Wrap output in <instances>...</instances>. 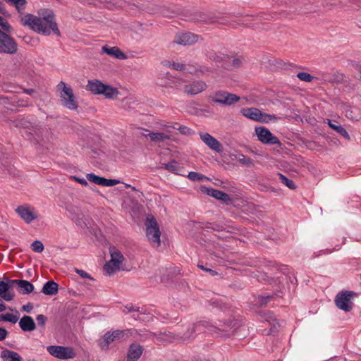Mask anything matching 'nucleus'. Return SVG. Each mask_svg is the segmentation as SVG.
<instances>
[{
	"mask_svg": "<svg viewBox=\"0 0 361 361\" xmlns=\"http://www.w3.org/2000/svg\"><path fill=\"white\" fill-rule=\"evenodd\" d=\"M31 248L34 252H42L44 250V245L43 243L39 240H35L31 244Z\"/></svg>",
	"mask_w": 361,
	"mask_h": 361,
	"instance_id": "3c124183",
	"label": "nucleus"
},
{
	"mask_svg": "<svg viewBox=\"0 0 361 361\" xmlns=\"http://www.w3.org/2000/svg\"><path fill=\"white\" fill-rule=\"evenodd\" d=\"M119 183L118 180L116 179H107L104 178V183L103 186H114Z\"/></svg>",
	"mask_w": 361,
	"mask_h": 361,
	"instance_id": "bf43d9fd",
	"label": "nucleus"
},
{
	"mask_svg": "<svg viewBox=\"0 0 361 361\" xmlns=\"http://www.w3.org/2000/svg\"><path fill=\"white\" fill-rule=\"evenodd\" d=\"M111 260L116 264L120 266V264L122 262L123 259V256L121 252L118 250L111 251Z\"/></svg>",
	"mask_w": 361,
	"mask_h": 361,
	"instance_id": "58836bf2",
	"label": "nucleus"
},
{
	"mask_svg": "<svg viewBox=\"0 0 361 361\" xmlns=\"http://www.w3.org/2000/svg\"><path fill=\"white\" fill-rule=\"evenodd\" d=\"M202 191L205 192L209 196H211L218 200L222 201L226 205H228L231 202V198L228 194L221 190L214 188H208L207 187H202Z\"/></svg>",
	"mask_w": 361,
	"mask_h": 361,
	"instance_id": "f8f14e48",
	"label": "nucleus"
},
{
	"mask_svg": "<svg viewBox=\"0 0 361 361\" xmlns=\"http://www.w3.org/2000/svg\"><path fill=\"white\" fill-rule=\"evenodd\" d=\"M143 352L142 347L138 343H132L128 348L127 361H137Z\"/></svg>",
	"mask_w": 361,
	"mask_h": 361,
	"instance_id": "f3484780",
	"label": "nucleus"
},
{
	"mask_svg": "<svg viewBox=\"0 0 361 361\" xmlns=\"http://www.w3.org/2000/svg\"><path fill=\"white\" fill-rule=\"evenodd\" d=\"M103 268L107 274L111 275L116 271V269H119V266L111 261H109L106 262Z\"/></svg>",
	"mask_w": 361,
	"mask_h": 361,
	"instance_id": "37998d69",
	"label": "nucleus"
},
{
	"mask_svg": "<svg viewBox=\"0 0 361 361\" xmlns=\"http://www.w3.org/2000/svg\"><path fill=\"white\" fill-rule=\"evenodd\" d=\"M18 320V317L16 315H13L10 313L6 314L5 321L7 322H11L12 324H16Z\"/></svg>",
	"mask_w": 361,
	"mask_h": 361,
	"instance_id": "864d4df0",
	"label": "nucleus"
},
{
	"mask_svg": "<svg viewBox=\"0 0 361 361\" xmlns=\"http://www.w3.org/2000/svg\"><path fill=\"white\" fill-rule=\"evenodd\" d=\"M125 314H128L129 312H138L139 307L135 309L132 305H127L124 307V310L123 311Z\"/></svg>",
	"mask_w": 361,
	"mask_h": 361,
	"instance_id": "052dcab7",
	"label": "nucleus"
},
{
	"mask_svg": "<svg viewBox=\"0 0 361 361\" xmlns=\"http://www.w3.org/2000/svg\"><path fill=\"white\" fill-rule=\"evenodd\" d=\"M73 178L78 181V183H80V184H82V185H88V183L87 181L85 179V178H77L75 176L73 177Z\"/></svg>",
	"mask_w": 361,
	"mask_h": 361,
	"instance_id": "774afa93",
	"label": "nucleus"
},
{
	"mask_svg": "<svg viewBox=\"0 0 361 361\" xmlns=\"http://www.w3.org/2000/svg\"><path fill=\"white\" fill-rule=\"evenodd\" d=\"M0 26L1 27V28L6 31V32H11L13 28L11 26V25L8 23L7 20H4L1 24L0 25Z\"/></svg>",
	"mask_w": 361,
	"mask_h": 361,
	"instance_id": "e2e57ef3",
	"label": "nucleus"
},
{
	"mask_svg": "<svg viewBox=\"0 0 361 361\" xmlns=\"http://www.w3.org/2000/svg\"><path fill=\"white\" fill-rule=\"evenodd\" d=\"M238 161L240 164H242L243 165H244L247 167H252L255 165L254 161L251 158H250L243 154H238Z\"/></svg>",
	"mask_w": 361,
	"mask_h": 361,
	"instance_id": "4c0bfd02",
	"label": "nucleus"
},
{
	"mask_svg": "<svg viewBox=\"0 0 361 361\" xmlns=\"http://www.w3.org/2000/svg\"><path fill=\"white\" fill-rule=\"evenodd\" d=\"M296 76L300 80L307 82L312 81L314 79H317V78L306 72H299L296 74Z\"/></svg>",
	"mask_w": 361,
	"mask_h": 361,
	"instance_id": "49530a36",
	"label": "nucleus"
},
{
	"mask_svg": "<svg viewBox=\"0 0 361 361\" xmlns=\"http://www.w3.org/2000/svg\"><path fill=\"white\" fill-rule=\"evenodd\" d=\"M187 176L192 181L209 180V178H207V176L195 171L189 172Z\"/></svg>",
	"mask_w": 361,
	"mask_h": 361,
	"instance_id": "79ce46f5",
	"label": "nucleus"
},
{
	"mask_svg": "<svg viewBox=\"0 0 361 361\" xmlns=\"http://www.w3.org/2000/svg\"><path fill=\"white\" fill-rule=\"evenodd\" d=\"M212 17L210 15L200 11L195 12L191 16V20L193 23H208L212 22Z\"/></svg>",
	"mask_w": 361,
	"mask_h": 361,
	"instance_id": "cd10ccee",
	"label": "nucleus"
},
{
	"mask_svg": "<svg viewBox=\"0 0 361 361\" xmlns=\"http://www.w3.org/2000/svg\"><path fill=\"white\" fill-rule=\"evenodd\" d=\"M338 122L334 121H332L331 120H328V125L329 126L334 130L337 133H338L341 136H342L343 138L346 140H350V135L346 131V130L341 125L337 124Z\"/></svg>",
	"mask_w": 361,
	"mask_h": 361,
	"instance_id": "bb28decb",
	"label": "nucleus"
},
{
	"mask_svg": "<svg viewBox=\"0 0 361 361\" xmlns=\"http://www.w3.org/2000/svg\"><path fill=\"white\" fill-rule=\"evenodd\" d=\"M36 320L39 326L44 327L47 321V317L44 314H38L36 317Z\"/></svg>",
	"mask_w": 361,
	"mask_h": 361,
	"instance_id": "5fc2aeb1",
	"label": "nucleus"
},
{
	"mask_svg": "<svg viewBox=\"0 0 361 361\" xmlns=\"http://www.w3.org/2000/svg\"><path fill=\"white\" fill-rule=\"evenodd\" d=\"M211 69L204 66L198 65L197 69L195 71H188V73L195 75L197 76H201L205 73L210 72Z\"/></svg>",
	"mask_w": 361,
	"mask_h": 361,
	"instance_id": "a18cd8bd",
	"label": "nucleus"
},
{
	"mask_svg": "<svg viewBox=\"0 0 361 361\" xmlns=\"http://www.w3.org/2000/svg\"><path fill=\"white\" fill-rule=\"evenodd\" d=\"M214 103L231 106L240 101V97L226 91H217L211 97Z\"/></svg>",
	"mask_w": 361,
	"mask_h": 361,
	"instance_id": "1a4fd4ad",
	"label": "nucleus"
},
{
	"mask_svg": "<svg viewBox=\"0 0 361 361\" xmlns=\"http://www.w3.org/2000/svg\"><path fill=\"white\" fill-rule=\"evenodd\" d=\"M130 331L129 329H126L107 331L104 335L103 338L99 340V345L102 350H108L109 345L111 343L128 337Z\"/></svg>",
	"mask_w": 361,
	"mask_h": 361,
	"instance_id": "0eeeda50",
	"label": "nucleus"
},
{
	"mask_svg": "<svg viewBox=\"0 0 361 361\" xmlns=\"http://www.w3.org/2000/svg\"><path fill=\"white\" fill-rule=\"evenodd\" d=\"M33 309V305L31 302H27L22 307V310L27 313H30Z\"/></svg>",
	"mask_w": 361,
	"mask_h": 361,
	"instance_id": "69168bd1",
	"label": "nucleus"
},
{
	"mask_svg": "<svg viewBox=\"0 0 361 361\" xmlns=\"http://www.w3.org/2000/svg\"><path fill=\"white\" fill-rule=\"evenodd\" d=\"M157 339L162 343L180 341L178 330L177 331V333H173L170 331L161 333Z\"/></svg>",
	"mask_w": 361,
	"mask_h": 361,
	"instance_id": "b1692460",
	"label": "nucleus"
},
{
	"mask_svg": "<svg viewBox=\"0 0 361 361\" xmlns=\"http://www.w3.org/2000/svg\"><path fill=\"white\" fill-rule=\"evenodd\" d=\"M16 212L27 224L37 218V215L33 212V209L29 206L20 205L17 207Z\"/></svg>",
	"mask_w": 361,
	"mask_h": 361,
	"instance_id": "4468645a",
	"label": "nucleus"
},
{
	"mask_svg": "<svg viewBox=\"0 0 361 361\" xmlns=\"http://www.w3.org/2000/svg\"><path fill=\"white\" fill-rule=\"evenodd\" d=\"M205 231H222L224 230V228L218 224L216 222L210 223L207 222L204 226Z\"/></svg>",
	"mask_w": 361,
	"mask_h": 361,
	"instance_id": "c03bdc74",
	"label": "nucleus"
},
{
	"mask_svg": "<svg viewBox=\"0 0 361 361\" xmlns=\"http://www.w3.org/2000/svg\"><path fill=\"white\" fill-rule=\"evenodd\" d=\"M57 88L61 91V104L70 110H76L78 105L71 87L61 81Z\"/></svg>",
	"mask_w": 361,
	"mask_h": 361,
	"instance_id": "7ed1b4c3",
	"label": "nucleus"
},
{
	"mask_svg": "<svg viewBox=\"0 0 361 361\" xmlns=\"http://www.w3.org/2000/svg\"><path fill=\"white\" fill-rule=\"evenodd\" d=\"M209 326V322L206 321H199L190 325H181L178 326L179 337L181 342H190L195 338L196 331H202ZM210 327L215 328L213 326ZM217 329H220L217 328Z\"/></svg>",
	"mask_w": 361,
	"mask_h": 361,
	"instance_id": "f03ea898",
	"label": "nucleus"
},
{
	"mask_svg": "<svg viewBox=\"0 0 361 361\" xmlns=\"http://www.w3.org/2000/svg\"><path fill=\"white\" fill-rule=\"evenodd\" d=\"M6 2L14 6L18 12L23 10L27 4L26 0H6Z\"/></svg>",
	"mask_w": 361,
	"mask_h": 361,
	"instance_id": "ea45409f",
	"label": "nucleus"
},
{
	"mask_svg": "<svg viewBox=\"0 0 361 361\" xmlns=\"http://www.w3.org/2000/svg\"><path fill=\"white\" fill-rule=\"evenodd\" d=\"M19 326L23 331H32L36 329V324L31 316L24 315L19 321Z\"/></svg>",
	"mask_w": 361,
	"mask_h": 361,
	"instance_id": "6ab92c4d",
	"label": "nucleus"
},
{
	"mask_svg": "<svg viewBox=\"0 0 361 361\" xmlns=\"http://www.w3.org/2000/svg\"><path fill=\"white\" fill-rule=\"evenodd\" d=\"M176 125L178 126V128H177V130L182 135H192L195 133V132L191 128H190L185 126L180 125L179 123H176Z\"/></svg>",
	"mask_w": 361,
	"mask_h": 361,
	"instance_id": "8fccbe9b",
	"label": "nucleus"
},
{
	"mask_svg": "<svg viewBox=\"0 0 361 361\" xmlns=\"http://www.w3.org/2000/svg\"><path fill=\"white\" fill-rule=\"evenodd\" d=\"M200 136L201 140L207 145L211 149L216 152H220L223 149L222 145L214 137L207 133H200Z\"/></svg>",
	"mask_w": 361,
	"mask_h": 361,
	"instance_id": "ddd939ff",
	"label": "nucleus"
},
{
	"mask_svg": "<svg viewBox=\"0 0 361 361\" xmlns=\"http://www.w3.org/2000/svg\"><path fill=\"white\" fill-rule=\"evenodd\" d=\"M8 124L12 126H15L16 128H25V129H30V126H32L31 122H30L28 120H27L25 118H18L15 120L9 119L8 120Z\"/></svg>",
	"mask_w": 361,
	"mask_h": 361,
	"instance_id": "c85d7f7f",
	"label": "nucleus"
},
{
	"mask_svg": "<svg viewBox=\"0 0 361 361\" xmlns=\"http://www.w3.org/2000/svg\"><path fill=\"white\" fill-rule=\"evenodd\" d=\"M343 6H346L348 8L353 10H358L361 8V1L357 0H345L342 3Z\"/></svg>",
	"mask_w": 361,
	"mask_h": 361,
	"instance_id": "a19ab883",
	"label": "nucleus"
},
{
	"mask_svg": "<svg viewBox=\"0 0 361 361\" xmlns=\"http://www.w3.org/2000/svg\"><path fill=\"white\" fill-rule=\"evenodd\" d=\"M102 52L118 59H126L127 58L125 53H123L118 47H110L108 45L103 46L102 48Z\"/></svg>",
	"mask_w": 361,
	"mask_h": 361,
	"instance_id": "aec40b11",
	"label": "nucleus"
},
{
	"mask_svg": "<svg viewBox=\"0 0 361 361\" xmlns=\"http://www.w3.org/2000/svg\"><path fill=\"white\" fill-rule=\"evenodd\" d=\"M118 94L119 92L117 88L106 84L104 88L102 89L101 94L104 95L107 99H115Z\"/></svg>",
	"mask_w": 361,
	"mask_h": 361,
	"instance_id": "7c9ffc66",
	"label": "nucleus"
},
{
	"mask_svg": "<svg viewBox=\"0 0 361 361\" xmlns=\"http://www.w3.org/2000/svg\"><path fill=\"white\" fill-rule=\"evenodd\" d=\"M38 16L27 13L21 19L23 25L29 27L33 31L46 36L51 35V32L58 37H61V32L58 27L56 16L54 11L49 8H40L37 11Z\"/></svg>",
	"mask_w": 361,
	"mask_h": 361,
	"instance_id": "f257e3e1",
	"label": "nucleus"
},
{
	"mask_svg": "<svg viewBox=\"0 0 361 361\" xmlns=\"http://www.w3.org/2000/svg\"><path fill=\"white\" fill-rule=\"evenodd\" d=\"M171 76L169 72L165 73H160L158 78L157 84L161 87H172L173 81L171 80Z\"/></svg>",
	"mask_w": 361,
	"mask_h": 361,
	"instance_id": "473e14b6",
	"label": "nucleus"
},
{
	"mask_svg": "<svg viewBox=\"0 0 361 361\" xmlns=\"http://www.w3.org/2000/svg\"><path fill=\"white\" fill-rule=\"evenodd\" d=\"M224 325L226 326L225 328L222 329L223 331H227L228 328L232 329L235 328L237 329L239 326V323L235 319H228L226 322H224Z\"/></svg>",
	"mask_w": 361,
	"mask_h": 361,
	"instance_id": "09e8293b",
	"label": "nucleus"
},
{
	"mask_svg": "<svg viewBox=\"0 0 361 361\" xmlns=\"http://www.w3.org/2000/svg\"><path fill=\"white\" fill-rule=\"evenodd\" d=\"M17 290L20 294L27 295L34 290V286L31 282L27 280L18 279Z\"/></svg>",
	"mask_w": 361,
	"mask_h": 361,
	"instance_id": "5701e85b",
	"label": "nucleus"
},
{
	"mask_svg": "<svg viewBox=\"0 0 361 361\" xmlns=\"http://www.w3.org/2000/svg\"><path fill=\"white\" fill-rule=\"evenodd\" d=\"M280 271L282 276H278L277 279L279 280V283L281 284V288L279 292L283 293V290L286 289L284 283H286L288 289H290V283H292V281L291 277L289 275L290 272L288 271V269L286 266L282 265L280 268Z\"/></svg>",
	"mask_w": 361,
	"mask_h": 361,
	"instance_id": "dca6fc26",
	"label": "nucleus"
},
{
	"mask_svg": "<svg viewBox=\"0 0 361 361\" xmlns=\"http://www.w3.org/2000/svg\"><path fill=\"white\" fill-rule=\"evenodd\" d=\"M105 85L106 84L103 83L99 80H88L86 89L90 91L94 94H101L102 89L104 88Z\"/></svg>",
	"mask_w": 361,
	"mask_h": 361,
	"instance_id": "412c9836",
	"label": "nucleus"
},
{
	"mask_svg": "<svg viewBox=\"0 0 361 361\" xmlns=\"http://www.w3.org/2000/svg\"><path fill=\"white\" fill-rule=\"evenodd\" d=\"M264 320L269 322L271 327L270 329V331L275 332L278 330V327L279 326V323L276 322V318L274 317L272 314H264Z\"/></svg>",
	"mask_w": 361,
	"mask_h": 361,
	"instance_id": "c9c22d12",
	"label": "nucleus"
},
{
	"mask_svg": "<svg viewBox=\"0 0 361 361\" xmlns=\"http://www.w3.org/2000/svg\"><path fill=\"white\" fill-rule=\"evenodd\" d=\"M255 133L257 135L258 140L263 144L279 145H281L279 138L276 136L274 135L271 133V131L265 127H256Z\"/></svg>",
	"mask_w": 361,
	"mask_h": 361,
	"instance_id": "9d476101",
	"label": "nucleus"
},
{
	"mask_svg": "<svg viewBox=\"0 0 361 361\" xmlns=\"http://www.w3.org/2000/svg\"><path fill=\"white\" fill-rule=\"evenodd\" d=\"M207 87V84L203 81H195L184 86V92L195 95L204 91Z\"/></svg>",
	"mask_w": 361,
	"mask_h": 361,
	"instance_id": "2eb2a0df",
	"label": "nucleus"
},
{
	"mask_svg": "<svg viewBox=\"0 0 361 361\" xmlns=\"http://www.w3.org/2000/svg\"><path fill=\"white\" fill-rule=\"evenodd\" d=\"M146 235L154 247L160 245L161 231L159 224L154 216H147L146 221Z\"/></svg>",
	"mask_w": 361,
	"mask_h": 361,
	"instance_id": "20e7f679",
	"label": "nucleus"
},
{
	"mask_svg": "<svg viewBox=\"0 0 361 361\" xmlns=\"http://www.w3.org/2000/svg\"><path fill=\"white\" fill-rule=\"evenodd\" d=\"M8 334V331L4 327L0 326V341L6 339Z\"/></svg>",
	"mask_w": 361,
	"mask_h": 361,
	"instance_id": "0e129e2a",
	"label": "nucleus"
},
{
	"mask_svg": "<svg viewBox=\"0 0 361 361\" xmlns=\"http://www.w3.org/2000/svg\"><path fill=\"white\" fill-rule=\"evenodd\" d=\"M0 296L6 301H11L14 298V293L7 291V285L3 281H0Z\"/></svg>",
	"mask_w": 361,
	"mask_h": 361,
	"instance_id": "72a5a7b5",
	"label": "nucleus"
},
{
	"mask_svg": "<svg viewBox=\"0 0 361 361\" xmlns=\"http://www.w3.org/2000/svg\"><path fill=\"white\" fill-rule=\"evenodd\" d=\"M162 166V168L165 169L169 171H171L178 175L185 176V174H183L180 172L181 170H183V168L178 166L176 164V161L174 159L171 160V161L169 163L163 164Z\"/></svg>",
	"mask_w": 361,
	"mask_h": 361,
	"instance_id": "2f4dec72",
	"label": "nucleus"
},
{
	"mask_svg": "<svg viewBox=\"0 0 361 361\" xmlns=\"http://www.w3.org/2000/svg\"><path fill=\"white\" fill-rule=\"evenodd\" d=\"M6 284L7 285V291L8 292H11V290L13 289V288L15 286H18V279H6Z\"/></svg>",
	"mask_w": 361,
	"mask_h": 361,
	"instance_id": "603ef678",
	"label": "nucleus"
},
{
	"mask_svg": "<svg viewBox=\"0 0 361 361\" xmlns=\"http://www.w3.org/2000/svg\"><path fill=\"white\" fill-rule=\"evenodd\" d=\"M147 132H149L148 134H144L145 137L149 136L151 141L155 142H164L170 138V135L164 133H154L150 132L148 130H146Z\"/></svg>",
	"mask_w": 361,
	"mask_h": 361,
	"instance_id": "c756f323",
	"label": "nucleus"
},
{
	"mask_svg": "<svg viewBox=\"0 0 361 361\" xmlns=\"http://www.w3.org/2000/svg\"><path fill=\"white\" fill-rule=\"evenodd\" d=\"M276 296H279V295L276 293L266 295H258L254 300L255 305L259 307L266 306Z\"/></svg>",
	"mask_w": 361,
	"mask_h": 361,
	"instance_id": "4be33fe9",
	"label": "nucleus"
},
{
	"mask_svg": "<svg viewBox=\"0 0 361 361\" xmlns=\"http://www.w3.org/2000/svg\"><path fill=\"white\" fill-rule=\"evenodd\" d=\"M278 176L279 177V180L283 184L286 185L288 188L293 190V181L292 180L289 179L281 173H279Z\"/></svg>",
	"mask_w": 361,
	"mask_h": 361,
	"instance_id": "de8ad7c7",
	"label": "nucleus"
},
{
	"mask_svg": "<svg viewBox=\"0 0 361 361\" xmlns=\"http://www.w3.org/2000/svg\"><path fill=\"white\" fill-rule=\"evenodd\" d=\"M87 179L95 184L99 185H104V178L102 176H99L94 173H88L87 174Z\"/></svg>",
	"mask_w": 361,
	"mask_h": 361,
	"instance_id": "e433bc0d",
	"label": "nucleus"
},
{
	"mask_svg": "<svg viewBox=\"0 0 361 361\" xmlns=\"http://www.w3.org/2000/svg\"><path fill=\"white\" fill-rule=\"evenodd\" d=\"M1 357L4 361H23L18 353L6 348L1 351Z\"/></svg>",
	"mask_w": 361,
	"mask_h": 361,
	"instance_id": "a878e982",
	"label": "nucleus"
},
{
	"mask_svg": "<svg viewBox=\"0 0 361 361\" xmlns=\"http://www.w3.org/2000/svg\"><path fill=\"white\" fill-rule=\"evenodd\" d=\"M171 66L174 70H176V71H185V65L183 63L173 62V63L171 64Z\"/></svg>",
	"mask_w": 361,
	"mask_h": 361,
	"instance_id": "680f3d73",
	"label": "nucleus"
},
{
	"mask_svg": "<svg viewBox=\"0 0 361 361\" xmlns=\"http://www.w3.org/2000/svg\"><path fill=\"white\" fill-rule=\"evenodd\" d=\"M242 64V61L240 59H234L232 61V65L235 67H240Z\"/></svg>",
	"mask_w": 361,
	"mask_h": 361,
	"instance_id": "338daca9",
	"label": "nucleus"
},
{
	"mask_svg": "<svg viewBox=\"0 0 361 361\" xmlns=\"http://www.w3.org/2000/svg\"><path fill=\"white\" fill-rule=\"evenodd\" d=\"M75 272L79 274L83 279H88L92 281H94V279L85 271L78 269H75Z\"/></svg>",
	"mask_w": 361,
	"mask_h": 361,
	"instance_id": "6e6d98bb",
	"label": "nucleus"
},
{
	"mask_svg": "<svg viewBox=\"0 0 361 361\" xmlns=\"http://www.w3.org/2000/svg\"><path fill=\"white\" fill-rule=\"evenodd\" d=\"M47 350L50 355L61 360L73 359L76 356V353L71 347L49 345Z\"/></svg>",
	"mask_w": 361,
	"mask_h": 361,
	"instance_id": "6e6552de",
	"label": "nucleus"
},
{
	"mask_svg": "<svg viewBox=\"0 0 361 361\" xmlns=\"http://www.w3.org/2000/svg\"><path fill=\"white\" fill-rule=\"evenodd\" d=\"M258 190L262 192H273L275 197L280 195L281 193V190L276 189L269 185L263 184V183H259Z\"/></svg>",
	"mask_w": 361,
	"mask_h": 361,
	"instance_id": "f704fd0d",
	"label": "nucleus"
},
{
	"mask_svg": "<svg viewBox=\"0 0 361 361\" xmlns=\"http://www.w3.org/2000/svg\"><path fill=\"white\" fill-rule=\"evenodd\" d=\"M356 295L355 292L350 290H343L338 293L335 298L336 307L345 312L351 311L353 307L352 298Z\"/></svg>",
	"mask_w": 361,
	"mask_h": 361,
	"instance_id": "423d86ee",
	"label": "nucleus"
},
{
	"mask_svg": "<svg viewBox=\"0 0 361 361\" xmlns=\"http://www.w3.org/2000/svg\"><path fill=\"white\" fill-rule=\"evenodd\" d=\"M197 267L200 269H202L206 272H208L212 276L218 275V273L215 270H213L211 268H208L206 266H204L202 264H198Z\"/></svg>",
	"mask_w": 361,
	"mask_h": 361,
	"instance_id": "4d7b16f0",
	"label": "nucleus"
},
{
	"mask_svg": "<svg viewBox=\"0 0 361 361\" xmlns=\"http://www.w3.org/2000/svg\"><path fill=\"white\" fill-rule=\"evenodd\" d=\"M17 43L15 39L6 32L1 34L0 52L13 54L17 51Z\"/></svg>",
	"mask_w": 361,
	"mask_h": 361,
	"instance_id": "9b49d317",
	"label": "nucleus"
},
{
	"mask_svg": "<svg viewBox=\"0 0 361 361\" xmlns=\"http://www.w3.org/2000/svg\"><path fill=\"white\" fill-rule=\"evenodd\" d=\"M59 290V284L54 281L46 282L42 289V292L47 295H54Z\"/></svg>",
	"mask_w": 361,
	"mask_h": 361,
	"instance_id": "393cba45",
	"label": "nucleus"
},
{
	"mask_svg": "<svg viewBox=\"0 0 361 361\" xmlns=\"http://www.w3.org/2000/svg\"><path fill=\"white\" fill-rule=\"evenodd\" d=\"M34 133L35 135H36L38 137H41V132H42V128L39 126H38L37 125H35V124H32V126H30V128Z\"/></svg>",
	"mask_w": 361,
	"mask_h": 361,
	"instance_id": "13d9d810",
	"label": "nucleus"
},
{
	"mask_svg": "<svg viewBox=\"0 0 361 361\" xmlns=\"http://www.w3.org/2000/svg\"><path fill=\"white\" fill-rule=\"evenodd\" d=\"M198 36L191 32H185L179 35L176 39V42L182 45H190L197 41Z\"/></svg>",
	"mask_w": 361,
	"mask_h": 361,
	"instance_id": "a211bd4d",
	"label": "nucleus"
},
{
	"mask_svg": "<svg viewBox=\"0 0 361 361\" xmlns=\"http://www.w3.org/2000/svg\"><path fill=\"white\" fill-rule=\"evenodd\" d=\"M240 113L243 116L250 120L264 123L277 120L275 115L263 113L259 109L255 107L243 108L240 109Z\"/></svg>",
	"mask_w": 361,
	"mask_h": 361,
	"instance_id": "39448f33",
	"label": "nucleus"
}]
</instances>
